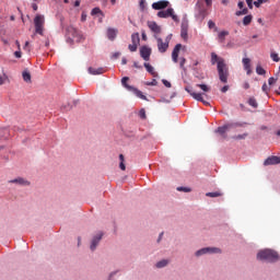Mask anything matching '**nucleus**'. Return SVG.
I'll list each match as a JSON object with an SVG mask.
<instances>
[{"label":"nucleus","instance_id":"obj_35","mask_svg":"<svg viewBox=\"0 0 280 280\" xmlns=\"http://www.w3.org/2000/svg\"><path fill=\"white\" fill-rule=\"evenodd\" d=\"M137 47H139V44H129L128 51L136 52Z\"/></svg>","mask_w":280,"mask_h":280},{"label":"nucleus","instance_id":"obj_50","mask_svg":"<svg viewBox=\"0 0 280 280\" xmlns=\"http://www.w3.org/2000/svg\"><path fill=\"white\" fill-rule=\"evenodd\" d=\"M81 22H86V14L85 13L81 14Z\"/></svg>","mask_w":280,"mask_h":280},{"label":"nucleus","instance_id":"obj_2","mask_svg":"<svg viewBox=\"0 0 280 280\" xmlns=\"http://www.w3.org/2000/svg\"><path fill=\"white\" fill-rule=\"evenodd\" d=\"M257 260L276 262L278 261V253L273 252L272 249H262L257 253Z\"/></svg>","mask_w":280,"mask_h":280},{"label":"nucleus","instance_id":"obj_20","mask_svg":"<svg viewBox=\"0 0 280 280\" xmlns=\"http://www.w3.org/2000/svg\"><path fill=\"white\" fill-rule=\"evenodd\" d=\"M116 36H117V30H115V28H107V39L115 40Z\"/></svg>","mask_w":280,"mask_h":280},{"label":"nucleus","instance_id":"obj_39","mask_svg":"<svg viewBox=\"0 0 280 280\" xmlns=\"http://www.w3.org/2000/svg\"><path fill=\"white\" fill-rule=\"evenodd\" d=\"M208 27L210 30H215V32H218V27L215 26V22L208 21Z\"/></svg>","mask_w":280,"mask_h":280},{"label":"nucleus","instance_id":"obj_40","mask_svg":"<svg viewBox=\"0 0 280 280\" xmlns=\"http://www.w3.org/2000/svg\"><path fill=\"white\" fill-rule=\"evenodd\" d=\"M177 190L183 192H191V188L188 187H178Z\"/></svg>","mask_w":280,"mask_h":280},{"label":"nucleus","instance_id":"obj_10","mask_svg":"<svg viewBox=\"0 0 280 280\" xmlns=\"http://www.w3.org/2000/svg\"><path fill=\"white\" fill-rule=\"evenodd\" d=\"M139 55L142 60L149 61V56L152 55V49L147 46H141V48H139Z\"/></svg>","mask_w":280,"mask_h":280},{"label":"nucleus","instance_id":"obj_18","mask_svg":"<svg viewBox=\"0 0 280 280\" xmlns=\"http://www.w3.org/2000/svg\"><path fill=\"white\" fill-rule=\"evenodd\" d=\"M103 73H104V69L103 68H89V74L101 75Z\"/></svg>","mask_w":280,"mask_h":280},{"label":"nucleus","instance_id":"obj_42","mask_svg":"<svg viewBox=\"0 0 280 280\" xmlns=\"http://www.w3.org/2000/svg\"><path fill=\"white\" fill-rule=\"evenodd\" d=\"M276 81H277L276 78H270V79H268V84H265V85H270V86H272L273 84H276Z\"/></svg>","mask_w":280,"mask_h":280},{"label":"nucleus","instance_id":"obj_29","mask_svg":"<svg viewBox=\"0 0 280 280\" xmlns=\"http://www.w3.org/2000/svg\"><path fill=\"white\" fill-rule=\"evenodd\" d=\"M23 81L25 83H31V73L27 70L23 71Z\"/></svg>","mask_w":280,"mask_h":280},{"label":"nucleus","instance_id":"obj_13","mask_svg":"<svg viewBox=\"0 0 280 280\" xmlns=\"http://www.w3.org/2000/svg\"><path fill=\"white\" fill-rule=\"evenodd\" d=\"M280 164V156H269L265 162H262V165L270 166V165H278Z\"/></svg>","mask_w":280,"mask_h":280},{"label":"nucleus","instance_id":"obj_15","mask_svg":"<svg viewBox=\"0 0 280 280\" xmlns=\"http://www.w3.org/2000/svg\"><path fill=\"white\" fill-rule=\"evenodd\" d=\"M237 8L241 9V11H236V16H244L246 14H249V10L244 8V1H238Z\"/></svg>","mask_w":280,"mask_h":280},{"label":"nucleus","instance_id":"obj_37","mask_svg":"<svg viewBox=\"0 0 280 280\" xmlns=\"http://www.w3.org/2000/svg\"><path fill=\"white\" fill-rule=\"evenodd\" d=\"M270 60H273V62L280 61V58L278 57V54L270 52Z\"/></svg>","mask_w":280,"mask_h":280},{"label":"nucleus","instance_id":"obj_62","mask_svg":"<svg viewBox=\"0 0 280 280\" xmlns=\"http://www.w3.org/2000/svg\"><path fill=\"white\" fill-rule=\"evenodd\" d=\"M32 9L36 12L38 10V7L36 4H32Z\"/></svg>","mask_w":280,"mask_h":280},{"label":"nucleus","instance_id":"obj_57","mask_svg":"<svg viewBox=\"0 0 280 280\" xmlns=\"http://www.w3.org/2000/svg\"><path fill=\"white\" fill-rule=\"evenodd\" d=\"M80 5H81V1L77 0V1L74 2V7L78 8V7H80Z\"/></svg>","mask_w":280,"mask_h":280},{"label":"nucleus","instance_id":"obj_14","mask_svg":"<svg viewBox=\"0 0 280 280\" xmlns=\"http://www.w3.org/2000/svg\"><path fill=\"white\" fill-rule=\"evenodd\" d=\"M147 27H149V31H152V33H154V36L160 35L161 33L160 25H156L155 22H147Z\"/></svg>","mask_w":280,"mask_h":280},{"label":"nucleus","instance_id":"obj_17","mask_svg":"<svg viewBox=\"0 0 280 280\" xmlns=\"http://www.w3.org/2000/svg\"><path fill=\"white\" fill-rule=\"evenodd\" d=\"M100 241H102V232L94 236V238L92 240V245H90V249L94 252L96 249V245L100 244Z\"/></svg>","mask_w":280,"mask_h":280},{"label":"nucleus","instance_id":"obj_23","mask_svg":"<svg viewBox=\"0 0 280 280\" xmlns=\"http://www.w3.org/2000/svg\"><path fill=\"white\" fill-rule=\"evenodd\" d=\"M242 63L244 65V71H247V74H250L252 70L249 69V58L242 59Z\"/></svg>","mask_w":280,"mask_h":280},{"label":"nucleus","instance_id":"obj_51","mask_svg":"<svg viewBox=\"0 0 280 280\" xmlns=\"http://www.w3.org/2000/svg\"><path fill=\"white\" fill-rule=\"evenodd\" d=\"M133 68L141 69V66H139V62L133 61Z\"/></svg>","mask_w":280,"mask_h":280},{"label":"nucleus","instance_id":"obj_48","mask_svg":"<svg viewBox=\"0 0 280 280\" xmlns=\"http://www.w3.org/2000/svg\"><path fill=\"white\" fill-rule=\"evenodd\" d=\"M221 92L222 93L229 92V85L221 88Z\"/></svg>","mask_w":280,"mask_h":280},{"label":"nucleus","instance_id":"obj_19","mask_svg":"<svg viewBox=\"0 0 280 280\" xmlns=\"http://www.w3.org/2000/svg\"><path fill=\"white\" fill-rule=\"evenodd\" d=\"M226 36H229V31H221L220 33H218V43L223 44Z\"/></svg>","mask_w":280,"mask_h":280},{"label":"nucleus","instance_id":"obj_3","mask_svg":"<svg viewBox=\"0 0 280 280\" xmlns=\"http://www.w3.org/2000/svg\"><path fill=\"white\" fill-rule=\"evenodd\" d=\"M180 49H184V46H182L180 44H176V47H173L171 58L173 60V63H178L180 70L186 71V68L184 67V65H186V58H180L178 60V52L180 51Z\"/></svg>","mask_w":280,"mask_h":280},{"label":"nucleus","instance_id":"obj_34","mask_svg":"<svg viewBox=\"0 0 280 280\" xmlns=\"http://www.w3.org/2000/svg\"><path fill=\"white\" fill-rule=\"evenodd\" d=\"M118 159L120 160V164H119L120 171H126V164L122 163V162H124V156H122V154H120V155L118 156Z\"/></svg>","mask_w":280,"mask_h":280},{"label":"nucleus","instance_id":"obj_63","mask_svg":"<svg viewBox=\"0 0 280 280\" xmlns=\"http://www.w3.org/2000/svg\"><path fill=\"white\" fill-rule=\"evenodd\" d=\"M276 137H280V129L276 131Z\"/></svg>","mask_w":280,"mask_h":280},{"label":"nucleus","instance_id":"obj_11","mask_svg":"<svg viewBox=\"0 0 280 280\" xmlns=\"http://www.w3.org/2000/svg\"><path fill=\"white\" fill-rule=\"evenodd\" d=\"M167 5H171V2L162 0V1H158L152 3V10L154 11H161V10H165L167 9Z\"/></svg>","mask_w":280,"mask_h":280},{"label":"nucleus","instance_id":"obj_53","mask_svg":"<svg viewBox=\"0 0 280 280\" xmlns=\"http://www.w3.org/2000/svg\"><path fill=\"white\" fill-rule=\"evenodd\" d=\"M13 55H15V58H18V59L21 58V52H20V50L15 51V54H13Z\"/></svg>","mask_w":280,"mask_h":280},{"label":"nucleus","instance_id":"obj_8","mask_svg":"<svg viewBox=\"0 0 280 280\" xmlns=\"http://www.w3.org/2000/svg\"><path fill=\"white\" fill-rule=\"evenodd\" d=\"M185 91H186V93H189V95L191 96V98H195L197 102H202V104H203L205 106H209V105H210V103H208L207 101H205V100L202 98V94H199V93H197V92H194V89H192V88L186 86V88H185Z\"/></svg>","mask_w":280,"mask_h":280},{"label":"nucleus","instance_id":"obj_58","mask_svg":"<svg viewBox=\"0 0 280 280\" xmlns=\"http://www.w3.org/2000/svg\"><path fill=\"white\" fill-rule=\"evenodd\" d=\"M221 3H222L223 5H229V0H222Z\"/></svg>","mask_w":280,"mask_h":280},{"label":"nucleus","instance_id":"obj_31","mask_svg":"<svg viewBox=\"0 0 280 280\" xmlns=\"http://www.w3.org/2000/svg\"><path fill=\"white\" fill-rule=\"evenodd\" d=\"M165 266H167V260L163 259L158 261V264H155V267L158 268H165Z\"/></svg>","mask_w":280,"mask_h":280},{"label":"nucleus","instance_id":"obj_6","mask_svg":"<svg viewBox=\"0 0 280 280\" xmlns=\"http://www.w3.org/2000/svg\"><path fill=\"white\" fill-rule=\"evenodd\" d=\"M242 126H243V124H238V122L223 125V127H218L215 132L218 135H221V137H223V139H225V132H229V130L236 128V127H242Z\"/></svg>","mask_w":280,"mask_h":280},{"label":"nucleus","instance_id":"obj_55","mask_svg":"<svg viewBox=\"0 0 280 280\" xmlns=\"http://www.w3.org/2000/svg\"><path fill=\"white\" fill-rule=\"evenodd\" d=\"M205 4H208V7L212 5V0H205Z\"/></svg>","mask_w":280,"mask_h":280},{"label":"nucleus","instance_id":"obj_56","mask_svg":"<svg viewBox=\"0 0 280 280\" xmlns=\"http://www.w3.org/2000/svg\"><path fill=\"white\" fill-rule=\"evenodd\" d=\"M126 63H127L126 58H122V59L120 60V65L126 66Z\"/></svg>","mask_w":280,"mask_h":280},{"label":"nucleus","instance_id":"obj_33","mask_svg":"<svg viewBox=\"0 0 280 280\" xmlns=\"http://www.w3.org/2000/svg\"><path fill=\"white\" fill-rule=\"evenodd\" d=\"M255 72L257 73V75H265V69H262V67L257 66L255 68Z\"/></svg>","mask_w":280,"mask_h":280},{"label":"nucleus","instance_id":"obj_22","mask_svg":"<svg viewBox=\"0 0 280 280\" xmlns=\"http://www.w3.org/2000/svg\"><path fill=\"white\" fill-rule=\"evenodd\" d=\"M144 69H147V73L151 74L152 78H156V72H154V68L151 65L144 63Z\"/></svg>","mask_w":280,"mask_h":280},{"label":"nucleus","instance_id":"obj_60","mask_svg":"<svg viewBox=\"0 0 280 280\" xmlns=\"http://www.w3.org/2000/svg\"><path fill=\"white\" fill-rule=\"evenodd\" d=\"M113 57H114L115 59H117V57H120V52H115V54L113 55Z\"/></svg>","mask_w":280,"mask_h":280},{"label":"nucleus","instance_id":"obj_59","mask_svg":"<svg viewBox=\"0 0 280 280\" xmlns=\"http://www.w3.org/2000/svg\"><path fill=\"white\" fill-rule=\"evenodd\" d=\"M27 45H30V43L25 42V46H23V49H25L26 51H30V49H27Z\"/></svg>","mask_w":280,"mask_h":280},{"label":"nucleus","instance_id":"obj_52","mask_svg":"<svg viewBox=\"0 0 280 280\" xmlns=\"http://www.w3.org/2000/svg\"><path fill=\"white\" fill-rule=\"evenodd\" d=\"M243 89H244V90H249V83L244 82Z\"/></svg>","mask_w":280,"mask_h":280},{"label":"nucleus","instance_id":"obj_1","mask_svg":"<svg viewBox=\"0 0 280 280\" xmlns=\"http://www.w3.org/2000/svg\"><path fill=\"white\" fill-rule=\"evenodd\" d=\"M212 65H218V79L221 83H229V66H225V61L212 52L210 55Z\"/></svg>","mask_w":280,"mask_h":280},{"label":"nucleus","instance_id":"obj_46","mask_svg":"<svg viewBox=\"0 0 280 280\" xmlns=\"http://www.w3.org/2000/svg\"><path fill=\"white\" fill-rule=\"evenodd\" d=\"M147 86H156V80L152 79L151 82L147 83Z\"/></svg>","mask_w":280,"mask_h":280},{"label":"nucleus","instance_id":"obj_28","mask_svg":"<svg viewBox=\"0 0 280 280\" xmlns=\"http://www.w3.org/2000/svg\"><path fill=\"white\" fill-rule=\"evenodd\" d=\"M180 38L186 40L187 38V33H186V24H180Z\"/></svg>","mask_w":280,"mask_h":280},{"label":"nucleus","instance_id":"obj_16","mask_svg":"<svg viewBox=\"0 0 280 280\" xmlns=\"http://www.w3.org/2000/svg\"><path fill=\"white\" fill-rule=\"evenodd\" d=\"M68 34L72 36L75 42H81V33L73 28V26L68 27Z\"/></svg>","mask_w":280,"mask_h":280},{"label":"nucleus","instance_id":"obj_21","mask_svg":"<svg viewBox=\"0 0 280 280\" xmlns=\"http://www.w3.org/2000/svg\"><path fill=\"white\" fill-rule=\"evenodd\" d=\"M10 184H18V185H23V186L30 185V183H27V180H25L21 177L10 180Z\"/></svg>","mask_w":280,"mask_h":280},{"label":"nucleus","instance_id":"obj_41","mask_svg":"<svg viewBox=\"0 0 280 280\" xmlns=\"http://www.w3.org/2000/svg\"><path fill=\"white\" fill-rule=\"evenodd\" d=\"M139 118L147 119V113L143 109L139 110Z\"/></svg>","mask_w":280,"mask_h":280},{"label":"nucleus","instance_id":"obj_26","mask_svg":"<svg viewBox=\"0 0 280 280\" xmlns=\"http://www.w3.org/2000/svg\"><path fill=\"white\" fill-rule=\"evenodd\" d=\"M139 42H140L139 33L131 34V44L139 45Z\"/></svg>","mask_w":280,"mask_h":280},{"label":"nucleus","instance_id":"obj_25","mask_svg":"<svg viewBox=\"0 0 280 280\" xmlns=\"http://www.w3.org/2000/svg\"><path fill=\"white\" fill-rule=\"evenodd\" d=\"M205 196L209 198H218L223 196V194L220 191H212V192L205 194Z\"/></svg>","mask_w":280,"mask_h":280},{"label":"nucleus","instance_id":"obj_4","mask_svg":"<svg viewBox=\"0 0 280 280\" xmlns=\"http://www.w3.org/2000/svg\"><path fill=\"white\" fill-rule=\"evenodd\" d=\"M127 82H128V77H122V79L120 80V84H122V88H126V90L133 92V95H136V97H139V100L147 101V96H144L141 93V91L137 90L133 86L128 85Z\"/></svg>","mask_w":280,"mask_h":280},{"label":"nucleus","instance_id":"obj_36","mask_svg":"<svg viewBox=\"0 0 280 280\" xmlns=\"http://www.w3.org/2000/svg\"><path fill=\"white\" fill-rule=\"evenodd\" d=\"M206 11L203 9H199V14H197V19L205 20Z\"/></svg>","mask_w":280,"mask_h":280},{"label":"nucleus","instance_id":"obj_44","mask_svg":"<svg viewBox=\"0 0 280 280\" xmlns=\"http://www.w3.org/2000/svg\"><path fill=\"white\" fill-rule=\"evenodd\" d=\"M265 3V1L260 0V1H255V2H252V7L255 5V8H259L260 4Z\"/></svg>","mask_w":280,"mask_h":280},{"label":"nucleus","instance_id":"obj_7","mask_svg":"<svg viewBox=\"0 0 280 280\" xmlns=\"http://www.w3.org/2000/svg\"><path fill=\"white\" fill-rule=\"evenodd\" d=\"M158 18H160V19L171 18L173 20V22L178 23V16L174 14L172 8L158 12Z\"/></svg>","mask_w":280,"mask_h":280},{"label":"nucleus","instance_id":"obj_24","mask_svg":"<svg viewBox=\"0 0 280 280\" xmlns=\"http://www.w3.org/2000/svg\"><path fill=\"white\" fill-rule=\"evenodd\" d=\"M78 104L77 101H73V103H68L66 105H62V112H68L70 109H73V107Z\"/></svg>","mask_w":280,"mask_h":280},{"label":"nucleus","instance_id":"obj_32","mask_svg":"<svg viewBox=\"0 0 280 280\" xmlns=\"http://www.w3.org/2000/svg\"><path fill=\"white\" fill-rule=\"evenodd\" d=\"M197 88L199 90H202V92H205V93L210 92V88L207 86L206 84H197Z\"/></svg>","mask_w":280,"mask_h":280},{"label":"nucleus","instance_id":"obj_38","mask_svg":"<svg viewBox=\"0 0 280 280\" xmlns=\"http://www.w3.org/2000/svg\"><path fill=\"white\" fill-rule=\"evenodd\" d=\"M246 137H248V133H242L238 136H234V140H244L246 139Z\"/></svg>","mask_w":280,"mask_h":280},{"label":"nucleus","instance_id":"obj_12","mask_svg":"<svg viewBox=\"0 0 280 280\" xmlns=\"http://www.w3.org/2000/svg\"><path fill=\"white\" fill-rule=\"evenodd\" d=\"M154 39L158 40V51L165 54V51H167V42H162V38L156 36H154Z\"/></svg>","mask_w":280,"mask_h":280},{"label":"nucleus","instance_id":"obj_45","mask_svg":"<svg viewBox=\"0 0 280 280\" xmlns=\"http://www.w3.org/2000/svg\"><path fill=\"white\" fill-rule=\"evenodd\" d=\"M269 89H268V84H262V93L268 95Z\"/></svg>","mask_w":280,"mask_h":280},{"label":"nucleus","instance_id":"obj_61","mask_svg":"<svg viewBox=\"0 0 280 280\" xmlns=\"http://www.w3.org/2000/svg\"><path fill=\"white\" fill-rule=\"evenodd\" d=\"M5 78L0 77V85L4 84Z\"/></svg>","mask_w":280,"mask_h":280},{"label":"nucleus","instance_id":"obj_27","mask_svg":"<svg viewBox=\"0 0 280 280\" xmlns=\"http://www.w3.org/2000/svg\"><path fill=\"white\" fill-rule=\"evenodd\" d=\"M252 23V15H246L244 16V19L242 20V25L244 26H249V24Z\"/></svg>","mask_w":280,"mask_h":280},{"label":"nucleus","instance_id":"obj_47","mask_svg":"<svg viewBox=\"0 0 280 280\" xmlns=\"http://www.w3.org/2000/svg\"><path fill=\"white\" fill-rule=\"evenodd\" d=\"M163 85H165V88L171 89V82H168L167 80H163Z\"/></svg>","mask_w":280,"mask_h":280},{"label":"nucleus","instance_id":"obj_5","mask_svg":"<svg viewBox=\"0 0 280 280\" xmlns=\"http://www.w3.org/2000/svg\"><path fill=\"white\" fill-rule=\"evenodd\" d=\"M35 33L43 36L44 35V15L38 14L34 18Z\"/></svg>","mask_w":280,"mask_h":280},{"label":"nucleus","instance_id":"obj_30","mask_svg":"<svg viewBox=\"0 0 280 280\" xmlns=\"http://www.w3.org/2000/svg\"><path fill=\"white\" fill-rule=\"evenodd\" d=\"M247 104H248L252 108H257V101L255 100V97H249V100L247 101Z\"/></svg>","mask_w":280,"mask_h":280},{"label":"nucleus","instance_id":"obj_49","mask_svg":"<svg viewBox=\"0 0 280 280\" xmlns=\"http://www.w3.org/2000/svg\"><path fill=\"white\" fill-rule=\"evenodd\" d=\"M247 1V8L252 9V3H255V1H252V0H245Z\"/></svg>","mask_w":280,"mask_h":280},{"label":"nucleus","instance_id":"obj_9","mask_svg":"<svg viewBox=\"0 0 280 280\" xmlns=\"http://www.w3.org/2000/svg\"><path fill=\"white\" fill-rule=\"evenodd\" d=\"M207 254H220V248L218 247H205L202 249L197 250L196 256H203Z\"/></svg>","mask_w":280,"mask_h":280},{"label":"nucleus","instance_id":"obj_54","mask_svg":"<svg viewBox=\"0 0 280 280\" xmlns=\"http://www.w3.org/2000/svg\"><path fill=\"white\" fill-rule=\"evenodd\" d=\"M141 40H147V34L145 33H141Z\"/></svg>","mask_w":280,"mask_h":280},{"label":"nucleus","instance_id":"obj_64","mask_svg":"<svg viewBox=\"0 0 280 280\" xmlns=\"http://www.w3.org/2000/svg\"><path fill=\"white\" fill-rule=\"evenodd\" d=\"M15 46H18V49L20 50V42H15Z\"/></svg>","mask_w":280,"mask_h":280},{"label":"nucleus","instance_id":"obj_43","mask_svg":"<svg viewBox=\"0 0 280 280\" xmlns=\"http://www.w3.org/2000/svg\"><path fill=\"white\" fill-rule=\"evenodd\" d=\"M102 10H100V8H94L92 9V15H96V14H101Z\"/></svg>","mask_w":280,"mask_h":280}]
</instances>
